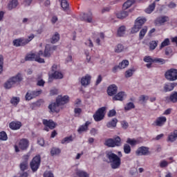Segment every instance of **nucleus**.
I'll list each match as a JSON object with an SVG mask.
<instances>
[{
  "instance_id": "13d9d810",
  "label": "nucleus",
  "mask_w": 177,
  "mask_h": 177,
  "mask_svg": "<svg viewBox=\"0 0 177 177\" xmlns=\"http://www.w3.org/2000/svg\"><path fill=\"white\" fill-rule=\"evenodd\" d=\"M3 71V55H0V74Z\"/></svg>"
},
{
  "instance_id": "a878e982",
  "label": "nucleus",
  "mask_w": 177,
  "mask_h": 177,
  "mask_svg": "<svg viewBox=\"0 0 177 177\" xmlns=\"http://www.w3.org/2000/svg\"><path fill=\"white\" fill-rule=\"evenodd\" d=\"M50 78H54V80H62V78H63V73L59 71H55L50 75Z\"/></svg>"
},
{
  "instance_id": "b1692460",
  "label": "nucleus",
  "mask_w": 177,
  "mask_h": 177,
  "mask_svg": "<svg viewBox=\"0 0 177 177\" xmlns=\"http://www.w3.org/2000/svg\"><path fill=\"white\" fill-rule=\"evenodd\" d=\"M90 124L91 122H86L84 124H82L79 127V129H77V132L79 133H82V132H86V131H88V127H89Z\"/></svg>"
},
{
  "instance_id": "4be33fe9",
  "label": "nucleus",
  "mask_w": 177,
  "mask_h": 177,
  "mask_svg": "<svg viewBox=\"0 0 177 177\" xmlns=\"http://www.w3.org/2000/svg\"><path fill=\"white\" fill-rule=\"evenodd\" d=\"M12 44L14 46H26V43L24 42V38L21 37L19 39H15L13 40Z\"/></svg>"
},
{
  "instance_id": "9b49d317",
  "label": "nucleus",
  "mask_w": 177,
  "mask_h": 177,
  "mask_svg": "<svg viewBox=\"0 0 177 177\" xmlns=\"http://www.w3.org/2000/svg\"><path fill=\"white\" fill-rule=\"evenodd\" d=\"M57 48V46H50V45H46L44 52L42 51V55H40L41 57H50V51L51 50H56V49Z\"/></svg>"
},
{
  "instance_id": "bf43d9fd",
  "label": "nucleus",
  "mask_w": 177,
  "mask_h": 177,
  "mask_svg": "<svg viewBox=\"0 0 177 177\" xmlns=\"http://www.w3.org/2000/svg\"><path fill=\"white\" fill-rule=\"evenodd\" d=\"M117 114V111H115V109H111L108 113V117L111 118L115 116Z\"/></svg>"
},
{
  "instance_id": "79ce46f5",
  "label": "nucleus",
  "mask_w": 177,
  "mask_h": 177,
  "mask_svg": "<svg viewBox=\"0 0 177 177\" xmlns=\"http://www.w3.org/2000/svg\"><path fill=\"white\" fill-rule=\"evenodd\" d=\"M158 46V41L152 40L149 42V49L150 50H154L156 47Z\"/></svg>"
},
{
  "instance_id": "4d7b16f0",
  "label": "nucleus",
  "mask_w": 177,
  "mask_h": 177,
  "mask_svg": "<svg viewBox=\"0 0 177 177\" xmlns=\"http://www.w3.org/2000/svg\"><path fill=\"white\" fill-rule=\"evenodd\" d=\"M0 140H8V134H6V132H0Z\"/></svg>"
},
{
  "instance_id": "4468645a",
  "label": "nucleus",
  "mask_w": 177,
  "mask_h": 177,
  "mask_svg": "<svg viewBox=\"0 0 177 177\" xmlns=\"http://www.w3.org/2000/svg\"><path fill=\"white\" fill-rule=\"evenodd\" d=\"M149 150V147H143V146L140 147L136 151V156H148L149 153H150Z\"/></svg>"
},
{
  "instance_id": "69168bd1",
  "label": "nucleus",
  "mask_w": 177,
  "mask_h": 177,
  "mask_svg": "<svg viewBox=\"0 0 177 177\" xmlns=\"http://www.w3.org/2000/svg\"><path fill=\"white\" fill-rule=\"evenodd\" d=\"M37 86H45V81L44 80H40L37 81Z\"/></svg>"
},
{
  "instance_id": "774afa93",
  "label": "nucleus",
  "mask_w": 177,
  "mask_h": 177,
  "mask_svg": "<svg viewBox=\"0 0 177 177\" xmlns=\"http://www.w3.org/2000/svg\"><path fill=\"white\" fill-rule=\"evenodd\" d=\"M37 143L39 145V146H44L45 145V140L44 138H39L37 140Z\"/></svg>"
},
{
  "instance_id": "c85d7f7f",
  "label": "nucleus",
  "mask_w": 177,
  "mask_h": 177,
  "mask_svg": "<svg viewBox=\"0 0 177 177\" xmlns=\"http://www.w3.org/2000/svg\"><path fill=\"white\" fill-rule=\"evenodd\" d=\"M177 138V130L174 131L173 133H171L169 136L167 140L169 142H175Z\"/></svg>"
},
{
  "instance_id": "cd10ccee",
  "label": "nucleus",
  "mask_w": 177,
  "mask_h": 177,
  "mask_svg": "<svg viewBox=\"0 0 177 177\" xmlns=\"http://www.w3.org/2000/svg\"><path fill=\"white\" fill-rule=\"evenodd\" d=\"M17 5H19V1L17 0H11L8 5V8L9 10H12V9H15Z\"/></svg>"
},
{
  "instance_id": "6ab92c4d",
  "label": "nucleus",
  "mask_w": 177,
  "mask_h": 177,
  "mask_svg": "<svg viewBox=\"0 0 177 177\" xmlns=\"http://www.w3.org/2000/svg\"><path fill=\"white\" fill-rule=\"evenodd\" d=\"M29 143L28 140L22 138L19 140V147L21 150H27V149H28Z\"/></svg>"
},
{
  "instance_id": "393cba45",
  "label": "nucleus",
  "mask_w": 177,
  "mask_h": 177,
  "mask_svg": "<svg viewBox=\"0 0 177 177\" xmlns=\"http://www.w3.org/2000/svg\"><path fill=\"white\" fill-rule=\"evenodd\" d=\"M166 100H169L171 103H177V91L171 93L169 97H166Z\"/></svg>"
},
{
  "instance_id": "a18cd8bd",
  "label": "nucleus",
  "mask_w": 177,
  "mask_h": 177,
  "mask_svg": "<svg viewBox=\"0 0 177 177\" xmlns=\"http://www.w3.org/2000/svg\"><path fill=\"white\" fill-rule=\"evenodd\" d=\"M76 175L77 176H79V177H89V174L86 173V171H84L82 170H78L76 172Z\"/></svg>"
},
{
  "instance_id": "c03bdc74",
  "label": "nucleus",
  "mask_w": 177,
  "mask_h": 177,
  "mask_svg": "<svg viewBox=\"0 0 177 177\" xmlns=\"http://www.w3.org/2000/svg\"><path fill=\"white\" fill-rule=\"evenodd\" d=\"M62 153V150L59 148L53 147L51 149L50 154L51 156H58V154H60Z\"/></svg>"
},
{
  "instance_id": "58836bf2",
  "label": "nucleus",
  "mask_w": 177,
  "mask_h": 177,
  "mask_svg": "<svg viewBox=\"0 0 177 177\" xmlns=\"http://www.w3.org/2000/svg\"><path fill=\"white\" fill-rule=\"evenodd\" d=\"M10 103L12 104V106H15V107L20 103V97H13L10 100Z\"/></svg>"
},
{
  "instance_id": "2f4dec72",
  "label": "nucleus",
  "mask_w": 177,
  "mask_h": 177,
  "mask_svg": "<svg viewBox=\"0 0 177 177\" xmlns=\"http://www.w3.org/2000/svg\"><path fill=\"white\" fill-rule=\"evenodd\" d=\"M129 15V13L128 12V11H121L120 12H118L116 14V16L118 17V19H125V17H127V16Z\"/></svg>"
},
{
  "instance_id": "3c124183",
  "label": "nucleus",
  "mask_w": 177,
  "mask_h": 177,
  "mask_svg": "<svg viewBox=\"0 0 177 177\" xmlns=\"http://www.w3.org/2000/svg\"><path fill=\"white\" fill-rule=\"evenodd\" d=\"M132 109H135V104L133 102H129L124 106V110L129 111V110H132Z\"/></svg>"
},
{
  "instance_id": "6e6552de",
  "label": "nucleus",
  "mask_w": 177,
  "mask_h": 177,
  "mask_svg": "<svg viewBox=\"0 0 177 177\" xmlns=\"http://www.w3.org/2000/svg\"><path fill=\"white\" fill-rule=\"evenodd\" d=\"M165 77L167 81H176L177 80V69L170 68L165 73Z\"/></svg>"
},
{
  "instance_id": "9d476101",
  "label": "nucleus",
  "mask_w": 177,
  "mask_h": 177,
  "mask_svg": "<svg viewBox=\"0 0 177 177\" xmlns=\"http://www.w3.org/2000/svg\"><path fill=\"white\" fill-rule=\"evenodd\" d=\"M42 123L46 127L44 128V131H46L47 132H49V129H55V128H56V123H55V122H53L52 120H48L46 119H44L42 120Z\"/></svg>"
},
{
  "instance_id": "72a5a7b5",
  "label": "nucleus",
  "mask_w": 177,
  "mask_h": 177,
  "mask_svg": "<svg viewBox=\"0 0 177 177\" xmlns=\"http://www.w3.org/2000/svg\"><path fill=\"white\" fill-rule=\"evenodd\" d=\"M13 85H15L13 82V81L10 79V77L8 80V81L4 84V88L6 89H10L13 86Z\"/></svg>"
},
{
  "instance_id": "338daca9",
  "label": "nucleus",
  "mask_w": 177,
  "mask_h": 177,
  "mask_svg": "<svg viewBox=\"0 0 177 177\" xmlns=\"http://www.w3.org/2000/svg\"><path fill=\"white\" fill-rule=\"evenodd\" d=\"M102 81H103V77H102V76L100 75H98V77L95 82V85L96 86L99 85V84H100V82H102Z\"/></svg>"
},
{
  "instance_id": "f3484780",
  "label": "nucleus",
  "mask_w": 177,
  "mask_h": 177,
  "mask_svg": "<svg viewBox=\"0 0 177 177\" xmlns=\"http://www.w3.org/2000/svg\"><path fill=\"white\" fill-rule=\"evenodd\" d=\"M22 125L23 124H21V122L12 121L9 124V128L10 129H12V131H17L18 129H20V128H21Z\"/></svg>"
},
{
  "instance_id": "f704fd0d",
  "label": "nucleus",
  "mask_w": 177,
  "mask_h": 177,
  "mask_svg": "<svg viewBox=\"0 0 177 177\" xmlns=\"http://www.w3.org/2000/svg\"><path fill=\"white\" fill-rule=\"evenodd\" d=\"M60 39V35L59 33L55 32L54 35H53L50 39L51 44H56Z\"/></svg>"
},
{
  "instance_id": "f03ea898",
  "label": "nucleus",
  "mask_w": 177,
  "mask_h": 177,
  "mask_svg": "<svg viewBox=\"0 0 177 177\" xmlns=\"http://www.w3.org/2000/svg\"><path fill=\"white\" fill-rule=\"evenodd\" d=\"M106 157L109 160L112 169H118V168L121 167V158L117 156V154L108 151L106 152Z\"/></svg>"
},
{
  "instance_id": "c9c22d12",
  "label": "nucleus",
  "mask_w": 177,
  "mask_h": 177,
  "mask_svg": "<svg viewBox=\"0 0 177 177\" xmlns=\"http://www.w3.org/2000/svg\"><path fill=\"white\" fill-rule=\"evenodd\" d=\"M147 32V26H145L139 33V39H143L145 38V36L146 35V33Z\"/></svg>"
},
{
  "instance_id": "bb28decb",
  "label": "nucleus",
  "mask_w": 177,
  "mask_h": 177,
  "mask_svg": "<svg viewBox=\"0 0 177 177\" xmlns=\"http://www.w3.org/2000/svg\"><path fill=\"white\" fill-rule=\"evenodd\" d=\"M118 120L117 118H113L111 121L108 122L106 124L107 128H115L117 127V123Z\"/></svg>"
},
{
  "instance_id": "49530a36",
  "label": "nucleus",
  "mask_w": 177,
  "mask_h": 177,
  "mask_svg": "<svg viewBox=\"0 0 177 177\" xmlns=\"http://www.w3.org/2000/svg\"><path fill=\"white\" fill-rule=\"evenodd\" d=\"M73 140H74L73 139V136H70L68 137H65L64 139H62L61 143L62 145H64L65 143H70V142H73Z\"/></svg>"
},
{
  "instance_id": "f257e3e1",
  "label": "nucleus",
  "mask_w": 177,
  "mask_h": 177,
  "mask_svg": "<svg viewBox=\"0 0 177 177\" xmlns=\"http://www.w3.org/2000/svg\"><path fill=\"white\" fill-rule=\"evenodd\" d=\"M69 100L68 95H64V97L59 95L56 100V102L50 104L48 109L51 113H59V111H60V106L66 104V103H68Z\"/></svg>"
},
{
  "instance_id": "680f3d73",
  "label": "nucleus",
  "mask_w": 177,
  "mask_h": 177,
  "mask_svg": "<svg viewBox=\"0 0 177 177\" xmlns=\"http://www.w3.org/2000/svg\"><path fill=\"white\" fill-rule=\"evenodd\" d=\"M74 113L75 114L77 115H80V114H81V113H82V109H81L80 108H75L74 109Z\"/></svg>"
},
{
  "instance_id": "e433bc0d",
  "label": "nucleus",
  "mask_w": 177,
  "mask_h": 177,
  "mask_svg": "<svg viewBox=\"0 0 177 177\" xmlns=\"http://www.w3.org/2000/svg\"><path fill=\"white\" fill-rule=\"evenodd\" d=\"M125 30H127L125 26H120L118 29V37H124V35L125 34Z\"/></svg>"
},
{
  "instance_id": "7c9ffc66",
  "label": "nucleus",
  "mask_w": 177,
  "mask_h": 177,
  "mask_svg": "<svg viewBox=\"0 0 177 177\" xmlns=\"http://www.w3.org/2000/svg\"><path fill=\"white\" fill-rule=\"evenodd\" d=\"M155 9H156V1L150 4L148 6V8L145 9V12L148 14L152 13Z\"/></svg>"
},
{
  "instance_id": "8fccbe9b",
  "label": "nucleus",
  "mask_w": 177,
  "mask_h": 177,
  "mask_svg": "<svg viewBox=\"0 0 177 177\" xmlns=\"http://www.w3.org/2000/svg\"><path fill=\"white\" fill-rule=\"evenodd\" d=\"M170 41L169 39H165L160 44V49H162V48H165V46H168L169 45Z\"/></svg>"
},
{
  "instance_id": "39448f33",
  "label": "nucleus",
  "mask_w": 177,
  "mask_h": 177,
  "mask_svg": "<svg viewBox=\"0 0 177 177\" xmlns=\"http://www.w3.org/2000/svg\"><path fill=\"white\" fill-rule=\"evenodd\" d=\"M104 145L107 147H115L121 146V138L117 136L115 138H108L105 140Z\"/></svg>"
},
{
  "instance_id": "f8f14e48",
  "label": "nucleus",
  "mask_w": 177,
  "mask_h": 177,
  "mask_svg": "<svg viewBox=\"0 0 177 177\" xmlns=\"http://www.w3.org/2000/svg\"><path fill=\"white\" fill-rule=\"evenodd\" d=\"M167 21H169V17L165 15L158 17L155 20L156 26H164Z\"/></svg>"
},
{
  "instance_id": "5fc2aeb1",
  "label": "nucleus",
  "mask_w": 177,
  "mask_h": 177,
  "mask_svg": "<svg viewBox=\"0 0 177 177\" xmlns=\"http://www.w3.org/2000/svg\"><path fill=\"white\" fill-rule=\"evenodd\" d=\"M35 37V36L34 35V34H31L30 36H28V39L24 38V41L25 42V45H27V44H28L29 42H31V41L34 39Z\"/></svg>"
},
{
  "instance_id": "423d86ee",
  "label": "nucleus",
  "mask_w": 177,
  "mask_h": 177,
  "mask_svg": "<svg viewBox=\"0 0 177 177\" xmlns=\"http://www.w3.org/2000/svg\"><path fill=\"white\" fill-rule=\"evenodd\" d=\"M39 165H41V156L37 155L30 162V168L32 172H37L39 168Z\"/></svg>"
},
{
  "instance_id": "20e7f679",
  "label": "nucleus",
  "mask_w": 177,
  "mask_h": 177,
  "mask_svg": "<svg viewBox=\"0 0 177 177\" xmlns=\"http://www.w3.org/2000/svg\"><path fill=\"white\" fill-rule=\"evenodd\" d=\"M42 56V50H39L36 55L35 53L27 54L25 57L26 62H37V63H45V59L41 58Z\"/></svg>"
},
{
  "instance_id": "7ed1b4c3",
  "label": "nucleus",
  "mask_w": 177,
  "mask_h": 177,
  "mask_svg": "<svg viewBox=\"0 0 177 177\" xmlns=\"http://www.w3.org/2000/svg\"><path fill=\"white\" fill-rule=\"evenodd\" d=\"M146 21H147L146 18L142 17H138L135 21L133 27L131 28V34H136V32H139L140 30L143 27V24H145Z\"/></svg>"
},
{
  "instance_id": "603ef678",
  "label": "nucleus",
  "mask_w": 177,
  "mask_h": 177,
  "mask_svg": "<svg viewBox=\"0 0 177 177\" xmlns=\"http://www.w3.org/2000/svg\"><path fill=\"white\" fill-rule=\"evenodd\" d=\"M143 61L145 63H154V58H152L151 56H145L143 58Z\"/></svg>"
},
{
  "instance_id": "4c0bfd02",
  "label": "nucleus",
  "mask_w": 177,
  "mask_h": 177,
  "mask_svg": "<svg viewBox=\"0 0 177 177\" xmlns=\"http://www.w3.org/2000/svg\"><path fill=\"white\" fill-rule=\"evenodd\" d=\"M128 66H129V61L124 59L119 64L120 70H122V68H126V67H128Z\"/></svg>"
},
{
  "instance_id": "a19ab883",
  "label": "nucleus",
  "mask_w": 177,
  "mask_h": 177,
  "mask_svg": "<svg viewBox=\"0 0 177 177\" xmlns=\"http://www.w3.org/2000/svg\"><path fill=\"white\" fill-rule=\"evenodd\" d=\"M123 150L125 154H131L132 149H131V145H129V144H124L123 146Z\"/></svg>"
},
{
  "instance_id": "dca6fc26",
  "label": "nucleus",
  "mask_w": 177,
  "mask_h": 177,
  "mask_svg": "<svg viewBox=\"0 0 177 177\" xmlns=\"http://www.w3.org/2000/svg\"><path fill=\"white\" fill-rule=\"evenodd\" d=\"M80 19L82 20V21H86V23H92V12L81 14Z\"/></svg>"
},
{
  "instance_id": "412c9836",
  "label": "nucleus",
  "mask_w": 177,
  "mask_h": 177,
  "mask_svg": "<svg viewBox=\"0 0 177 177\" xmlns=\"http://www.w3.org/2000/svg\"><path fill=\"white\" fill-rule=\"evenodd\" d=\"M125 97H127V94H125V92L120 91L117 94H115L112 99L113 100H119L120 102H122Z\"/></svg>"
},
{
  "instance_id": "0e129e2a",
  "label": "nucleus",
  "mask_w": 177,
  "mask_h": 177,
  "mask_svg": "<svg viewBox=\"0 0 177 177\" xmlns=\"http://www.w3.org/2000/svg\"><path fill=\"white\" fill-rule=\"evenodd\" d=\"M44 177H54L53 173L50 171H46L44 174Z\"/></svg>"
},
{
  "instance_id": "c756f323",
  "label": "nucleus",
  "mask_w": 177,
  "mask_h": 177,
  "mask_svg": "<svg viewBox=\"0 0 177 177\" xmlns=\"http://www.w3.org/2000/svg\"><path fill=\"white\" fill-rule=\"evenodd\" d=\"M135 0H127L125 3H124L122 8L124 10L131 8V5H133Z\"/></svg>"
},
{
  "instance_id": "0eeeda50",
  "label": "nucleus",
  "mask_w": 177,
  "mask_h": 177,
  "mask_svg": "<svg viewBox=\"0 0 177 177\" xmlns=\"http://www.w3.org/2000/svg\"><path fill=\"white\" fill-rule=\"evenodd\" d=\"M106 111V106H102L100 109H98L95 114L93 115L94 120L96 122H99V121H102L104 118Z\"/></svg>"
},
{
  "instance_id": "1a4fd4ad",
  "label": "nucleus",
  "mask_w": 177,
  "mask_h": 177,
  "mask_svg": "<svg viewBox=\"0 0 177 177\" xmlns=\"http://www.w3.org/2000/svg\"><path fill=\"white\" fill-rule=\"evenodd\" d=\"M42 93V90H37V91H31L29 90L27 91L26 95H25V100L30 101L32 100V99H35V97H37V96H39Z\"/></svg>"
},
{
  "instance_id": "a211bd4d",
  "label": "nucleus",
  "mask_w": 177,
  "mask_h": 177,
  "mask_svg": "<svg viewBox=\"0 0 177 177\" xmlns=\"http://www.w3.org/2000/svg\"><path fill=\"white\" fill-rule=\"evenodd\" d=\"M175 86H176V83H165L163 86V92H172V90L175 88Z\"/></svg>"
},
{
  "instance_id": "09e8293b",
  "label": "nucleus",
  "mask_w": 177,
  "mask_h": 177,
  "mask_svg": "<svg viewBox=\"0 0 177 177\" xmlns=\"http://www.w3.org/2000/svg\"><path fill=\"white\" fill-rule=\"evenodd\" d=\"M135 71V68L129 69L125 72L126 78H130L133 75V72Z\"/></svg>"
},
{
  "instance_id": "052dcab7",
  "label": "nucleus",
  "mask_w": 177,
  "mask_h": 177,
  "mask_svg": "<svg viewBox=\"0 0 177 177\" xmlns=\"http://www.w3.org/2000/svg\"><path fill=\"white\" fill-rule=\"evenodd\" d=\"M121 125H122V128H123V129H127L128 127H129V124L125 120H123L121 122Z\"/></svg>"
},
{
  "instance_id": "ea45409f",
  "label": "nucleus",
  "mask_w": 177,
  "mask_h": 177,
  "mask_svg": "<svg viewBox=\"0 0 177 177\" xmlns=\"http://www.w3.org/2000/svg\"><path fill=\"white\" fill-rule=\"evenodd\" d=\"M124 49H125L124 45L119 44L115 46V53H121V52H124Z\"/></svg>"
},
{
  "instance_id": "473e14b6",
  "label": "nucleus",
  "mask_w": 177,
  "mask_h": 177,
  "mask_svg": "<svg viewBox=\"0 0 177 177\" xmlns=\"http://www.w3.org/2000/svg\"><path fill=\"white\" fill-rule=\"evenodd\" d=\"M127 145H130V146L133 147V146L139 145V140H135V138H127Z\"/></svg>"
},
{
  "instance_id": "864d4df0",
  "label": "nucleus",
  "mask_w": 177,
  "mask_h": 177,
  "mask_svg": "<svg viewBox=\"0 0 177 177\" xmlns=\"http://www.w3.org/2000/svg\"><path fill=\"white\" fill-rule=\"evenodd\" d=\"M169 165V162H168L165 160H163L160 161V162L159 164V167H160V168H167V167H168Z\"/></svg>"
},
{
  "instance_id": "37998d69",
  "label": "nucleus",
  "mask_w": 177,
  "mask_h": 177,
  "mask_svg": "<svg viewBox=\"0 0 177 177\" xmlns=\"http://www.w3.org/2000/svg\"><path fill=\"white\" fill-rule=\"evenodd\" d=\"M153 63H158V64H165L167 63V60L162 58L154 57Z\"/></svg>"
},
{
  "instance_id": "5701e85b",
  "label": "nucleus",
  "mask_w": 177,
  "mask_h": 177,
  "mask_svg": "<svg viewBox=\"0 0 177 177\" xmlns=\"http://www.w3.org/2000/svg\"><path fill=\"white\" fill-rule=\"evenodd\" d=\"M10 78L12 80V82H14L15 85L16 84L23 81V76L20 73H18L15 76L11 77Z\"/></svg>"
},
{
  "instance_id": "de8ad7c7",
  "label": "nucleus",
  "mask_w": 177,
  "mask_h": 177,
  "mask_svg": "<svg viewBox=\"0 0 177 177\" xmlns=\"http://www.w3.org/2000/svg\"><path fill=\"white\" fill-rule=\"evenodd\" d=\"M61 8H62L63 10L68 9V2H67V0H61Z\"/></svg>"
},
{
  "instance_id": "aec40b11",
  "label": "nucleus",
  "mask_w": 177,
  "mask_h": 177,
  "mask_svg": "<svg viewBox=\"0 0 177 177\" xmlns=\"http://www.w3.org/2000/svg\"><path fill=\"white\" fill-rule=\"evenodd\" d=\"M91 80H92V77L87 74L84 77L81 79V84L82 86H88L89 84H91Z\"/></svg>"
},
{
  "instance_id": "6e6d98bb",
  "label": "nucleus",
  "mask_w": 177,
  "mask_h": 177,
  "mask_svg": "<svg viewBox=\"0 0 177 177\" xmlns=\"http://www.w3.org/2000/svg\"><path fill=\"white\" fill-rule=\"evenodd\" d=\"M28 168V162H22L20 164V169L21 171H26Z\"/></svg>"
},
{
  "instance_id": "ddd939ff",
  "label": "nucleus",
  "mask_w": 177,
  "mask_h": 177,
  "mask_svg": "<svg viewBox=\"0 0 177 177\" xmlns=\"http://www.w3.org/2000/svg\"><path fill=\"white\" fill-rule=\"evenodd\" d=\"M165 122H167V118L165 116H160L156 118L152 125H153V127H163Z\"/></svg>"
},
{
  "instance_id": "e2e57ef3",
  "label": "nucleus",
  "mask_w": 177,
  "mask_h": 177,
  "mask_svg": "<svg viewBox=\"0 0 177 177\" xmlns=\"http://www.w3.org/2000/svg\"><path fill=\"white\" fill-rule=\"evenodd\" d=\"M30 158V154L24 155L22 158L23 162H28V159Z\"/></svg>"
},
{
  "instance_id": "2eb2a0df",
  "label": "nucleus",
  "mask_w": 177,
  "mask_h": 177,
  "mask_svg": "<svg viewBox=\"0 0 177 177\" xmlns=\"http://www.w3.org/2000/svg\"><path fill=\"white\" fill-rule=\"evenodd\" d=\"M118 91V87L115 84H111L107 90V94L109 96H114V95H117V91Z\"/></svg>"
}]
</instances>
